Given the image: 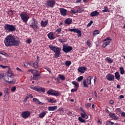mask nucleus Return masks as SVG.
I'll return each instance as SVG.
<instances>
[{"instance_id":"14","label":"nucleus","mask_w":125,"mask_h":125,"mask_svg":"<svg viewBox=\"0 0 125 125\" xmlns=\"http://www.w3.org/2000/svg\"><path fill=\"white\" fill-rule=\"evenodd\" d=\"M106 78L109 82H114L115 81V76L111 73L107 74Z\"/></svg>"},{"instance_id":"15","label":"nucleus","mask_w":125,"mask_h":125,"mask_svg":"<svg viewBox=\"0 0 125 125\" xmlns=\"http://www.w3.org/2000/svg\"><path fill=\"white\" fill-rule=\"evenodd\" d=\"M78 71L82 74H84L86 71H87V68L85 66H81L78 68Z\"/></svg>"},{"instance_id":"8","label":"nucleus","mask_w":125,"mask_h":125,"mask_svg":"<svg viewBox=\"0 0 125 125\" xmlns=\"http://www.w3.org/2000/svg\"><path fill=\"white\" fill-rule=\"evenodd\" d=\"M4 78H8V76H4V75L3 74H0V80H1L3 79L4 80V82H6V83H10V84H14L15 83H16V79H13L12 81H8L7 80H5V79Z\"/></svg>"},{"instance_id":"40","label":"nucleus","mask_w":125,"mask_h":125,"mask_svg":"<svg viewBox=\"0 0 125 125\" xmlns=\"http://www.w3.org/2000/svg\"><path fill=\"white\" fill-rule=\"evenodd\" d=\"M83 80V76H81L77 78V81L79 82V83L82 82Z\"/></svg>"},{"instance_id":"44","label":"nucleus","mask_w":125,"mask_h":125,"mask_svg":"<svg viewBox=\"0 0 125 125\" xmlns=\"http://www.w3.org/2000/svg\"><path fill=\"white\" fill-rule=\"evenodd\" d=\"M104 9L102 10L103 12H109V10L108 9V7L104 6Z\"/></svg>"},{"instance_id":"25","label":"nucleus","mask_w":125,"mask_h":125,"mask_svg":"<svg viewBox=\"0 0 125 125\" xmlns=\"http://www.w3.org/2000/svg\"><path fill=\"white\" fill-rule=\"evenodd\" d=\"M64 22L65 24L70 25L72 23V22H73V20H72L71 18H67L65 20Z\"/></svg>"},{"instance_id":"41","label":"nucleus","mask_w":125,"mask_h":125,"mask_svg":"<svg viewBox=\"0 0 125 125\" xmlns=\"http://www.w3.org/2000/svg\"><path fill=\"white\" fill-rule=\"evenodd\" d=\"M26 98L27 99H29V98H33L34 96H33V95H32L31 94H27L26 96Z\"/></svg>"},{"instance_id":"50","label":"nucleus","mask_w":125,"mask_h":125,"mask_svg":"<svg viewBox=\"0 0 125 125\" xmlns=\"http://www.w3.org/2000/svg\"><path fill=\"white\" fill-rule=\"evenodd\" d=\"M26 42L28 44H30L32 42V39H28L26 41Z\"/></svg>"},{"instance_id":"55","label":"nucleus","mask_w":125,"mask_h":125,"mask_svg":"<svg viewBox=\"0 0 125 125\" xmlns=\"http://www.w3.org/2000/svg\"><path fill=\"white\" fill-rule=\"evenodd\" d=\"M93 23V21H91L90 22H89L87 25V27H90V25H92Z\"/></svg>"},{"instance_id":"12","label":"nucleus","mask_w":125,"mask_h":125,"mask_svg":"<svg viewBox=\"0 0 125 125\" xmlns=\"http://www.w3.org/2000/svg\"><path fill=\"white\" fill-rule=\"evenodd\" d=\"M46 94L49 95H53L54 96H59V92L53 89L48 90L46 92Z\"/></svg>"},{"instance_id":"13","label":"nucleus","mask_w":125,"mask_h":125,"mask_svg":"<svg viewBox=\"0 0 125 125\" xmlns=\"http://www.w3.org/2000/svg\"><path fill=\"white\" fill-rule=\"evenodd\" d=\"M30 116L31 112L29 111H25L21 113V117H22V118L25 119H28V118H29V117H30Z\"/></svg>"},{"instance_id":"22","label":"nucleus","mask_w":125,"mask_h":125,"mask_svg":"<svg viewBox=\"0 0 125 125\" xmlns=\"http://www.w3.org/2000/svg\"><path fill=\"white\" fill-rule=\"evenodd\" d=\"M114 77L117 81H120V80H121V75H120V73L118 71L115 72Z\"/></svg>"},{"instance_id":"17","label":"nucleus","mask_w":125,"mask_h":125,"mask_svg":"<svg viewBox=\"0 0 125 125\" xmlns=\"http://www.w3.org/2000/svg\"><path fill=\"white\" fill-rule=\"evenodd\" d=\"M7 76L10 78H13L15 76L14 74H13V71H11L10 67H8V71H7Z\"/></svg>"},{"instance_id":"20","label":"nucleus","mask_w":125,"mask_h":125,"mask_svg":"<svg viewBox=\"0 0 125 125\" xmlns=\"http://www.w3.org/2000/svg\"><path fill=\"white\" fill-rule=\"evenodd\" d=\"M99 15V12H98L96 10L92 12L90 14V16H91V17H94V16H98Z\"/></svg>"},{"instance_id":"39","label":"nucleus","mask_w":125,"mask_h":125,"mask_svg":"<svg viewBox=\"0 0 125 125\" xmlns=\"http://www.w3.org/2000/svg\"><path fill=\"white\" fill-rule=\"evenodd\" d=\"M83 84L84 87H88V85L86 83V80H84L83 81Z\"/></svg>"},{"instance_id":"38","label":"nucleus","mask_w":125,"mask_h":125,"mask_svg":"<svg viewBox=\"0 0 125 125\" xmlns=\"http://www.w3.org/2000/svg\"><path fill=\"white\" fill-rule=\"evenodd\" d=\"M83 11V9L82 7H79L77 10V13H82Z\"/></svg>"},{"instance_id":"62","label":"nucleus","mask_w":125,"mask_h":125,"mask_svg":"<svg viewBox=\"0 0 125 125\" xmlns=\"http://www.w3.org/2000/svg\"><path fill=\"white\" fill-rule=\"evenodd\" d=\"M120 99H123V98H125V97L123 95H121L119 97Z\"/></svg>"},{"instance_id":"1","label":"nucleus","mask_w":125,"mask_h":125,"mask_svg":"<svg viewBox=\"0 0 125 125\" xmlns=\"http://www.w3.org/2000/svg\"><path fill=\"white\" fill-rule=\"evenodd\" d=\"M21 42L19 38H15V36L10 34L8 35L4 39V44L6 46H19Z\"/></svg>"},{"instance_id":"57","label":"nucleus","mask_w":125,"mask_h":125,"mask_svg":"<svg viewBox=\"0 0 125 125\" xmlns=\"http://www.w3.org/2000/svg\"><path fill=\"white\" fill-rule=\"evenodd\" d=\"M73 114V112H72V111H68L67 113V115L68 116H72V114Z\"/></svg>"},{"instance_id":"35","label":"nucleus","mask_w":125,"mask_h":125,"mask_svg":"<svg viewBox=\"0 0 125 125\" xmlns=\"http://www.w3.org/2000/svg\"><path fill=\"white\" fill-rule=\"evenodd\" d=\"M78 121H79L80 123H85V120L83 119V117H79L78 118Z\"/></svg>"},{"instance_id":"31","label":"nucleus","mask_w":125,"mask_h":125,"mask_svg":"<svg viewBox=\"0 0 125 125\" xmlns=\"http://www.w3.org/2000/svg\"><path fill=\"white\" fill-rule=\"evenodd\" d=\"M71 83L73 85H75L74 88H79V84L76 81L72 82Z\"/></svg>"},{"instance_id":"16","label":"nucleus","mask_w":125,"mask_h":125,"mask_svg":"<svg viewBox=\"0 0 125 125\" xmlns=\"http://www.w3.org/2000/svg\"><path fill=\"white\" fill-rule=\"evenodd\" d=\"M59 10L62 16H66V15H67V10L66 9L60 8Z\"/></svg>"},{"instance_id":"34","label":"nucleus","mask_w":125,"mask_h":125,"mask_svg":"<svg viewBox=\"0 0 125 125\" xmlns=\"http://www.w3.org/2000/svg\"><path fill=\"white\" fill-rule=\"evenodd\" d=\"M71 64H72V62H71V61H65V66H66V67H69V66H70V65H71Z\"/></svg>"},{"instance_id":"61","label":"nucleus","mask_w":125,"mask_h":125,"mask_svg":"<svg viewBox=\"0 0 125 125\" xmlns=\"http://www.w3.org/2000/svg\"><path fill=\"white\" fill-rule=\"evenodd\" d=\"M109 103H110V104H111V105H114V101H113V100L110 101Z\"/></svg>"},{"instance_id":"46","label":"nucleus","mask_w":125,"mask_h":125,"mask_svg":"<svg viewBox=\"0 0 125 125\" xmlns=\"http://www.w3.org/2000/svg\"><path fill=\"white\" fill-rule=\"evenodd\" d=\"M107 41H112V39H111V38L108 37H107L105 39H104V40H103V42H107Z\"/></svg>"},{"instance_id":"32","label":"nucleus","mask_w":125,"mask_h":125,"mask_svg":"<svg viewBox=\"0 0 125 125\" xmlns=\"http://www.w3.org/2000/svg\"><path fill=\"white\" fill-rule=\"evenodd\" d=\"M92 78L91 77V76H89L87 77V83L88 84H91V80H92Z\"/></svg>"},{"instance_id":"59","label":"nucleus","mask_w":125,"mask_h":125,"mask_svg":"<svg viewBox=\"0 0 125 125\" xmlns=\"http://www.w3.org/2000/svg\"><path fill=\"white\" fill-rule=\"evenodd\" d=\"M110 42H104V44H105V45H106V46H107V45H109V44H110Z\"/></svg>"},{"instance_id":"54","label":"nucleus","mask_w":125,"mask_h":125,"mask_svg":"<svg viewBox=\"0 0 125 125\" xmlns=\"http://www.w3.org/2000/svg\"><path fill=\"white\" fill-rule=\"evenodd\" d=\"M0 67H1L3 69H6V68H8V66L6 65H2V64H0Z\"/></svg>"},{"instance_id":"58","label":"nucleus","mask_w":125,"mask_h":125,"mask_svg":"<svg viewBox=\"0 0 125 125\" xmlns=\"http://www.w3.org/2000/svg\"><path fill=\"white\" fill-rule=\"evenodd\" d=\"M121 115L122 117H125V112L124 111H121Z\"/></svg>"},{"instance_id":"60","label":"nucleus","mask_w":125,"mask_h":125,"mask_svg":"<svg viewBox=\"0 0 125 125\" xmlns=\"http://www.w3.org/2000/svg\"><path fill=\"white\" fill-rule=\"evenodd\" d=\"M82 2V0H77L76 1V3H81Z\"/></svg>"},{"instance_id":"11","label":"nucleus","mask_w":125,"mask_h":125,"mask_svg":"<svg viewBox=\"0 0 125 125\" xmlns=\"http://www.w3.org/2000/svg\"><path fill=\"white\" fill-rule=\"evenodd\" d=\"M68 31L69 32H74V33H76L78 34V38L82 37V31L79 30V28H69Z\"/></svg>"},{"instance_id":"6","label":"nucleus","mask_w":125,"mask_h":125,"mask_svg":"<svg viewBox=\"0 0 125 125\" xmlns=\"http://www.w3.org/2000/svg\"><path fill=\"white\" fill-rule=\"evenodd\" d=\"M56 3V2L54 0H48L45 5L47 8H53Z\"/></svg>"},{"instance_id":"33","label":"nucleus","mask_w":125,"mask_h":125,"mask_svg":"<svg viewBox=\"0 0 125 125\" xmlns=\"http://www.w3.org/2000/svg\"><path fill=\"white\" fill-rule=\"evenodd\" d=\"M119 70L120 71L121 75H124L125 74V69H124V67L121 66L119 68Z\"/></svg>"},{"instance_id":"49","label":"nucleus","mask_w":125,"mask_h":125,"mask_svg":"<svg viewBox=\"0 0 125 125\" xmlns=\"http://www.w3.org/2000/svg\"><path fill=\"white\" fill-rule=\"evenodd\" d=\"M86 44H87V45H88V46H90V45H91V43L90 40H88V41H87Z\"/></svg>"},{"instance_id":"45","label":"nucleus","mask_w":125,"mask_h":125,"mask_svg":"<svg viewBox=\"0 0 125 125\" xmlns=\"http://www.w3.org/2000/svg\"><path fill=\"white\" fill-rule=\"evenodd\" d=\"M56 33L58 34H61V32H62V29L61 28H58L56 30Z\"/></svg>"},{"instance_id":"56","label":"nucleus","mask_w":125,"mask_h":125,"mask_svg":"<svg viewBox=\"0 0 125 125\" xmlns=\"http://www.w3.org/2000/svg\"><path fill=\"white\" fill-rule=\"evenodd\" d=\"M77 90H78V88H74V89H72L71 90V92H76V91H77Z\"/></svg>"},{"instance_id":"7","label":"nucleus","mask_w":125,"mask_h":125,"mask_svg":"<svg viewBox=\"0 0 125 125\" xmlns=\"http://www.w3.org/2000/svg\"><path fill=\"white\" fill-rule=\"evenodd\" d=\"M30 26L33 29V30H40V25L38 24V21L37 20H34L32 21L31 23L30 24Z\"/></svg>"},{"instance_id":"24","label":"nucleus","mask_w":125,"mask_h":125,"mask_svg":"<svg viewBox=\"0 0 125 125\" xmlns=\"http://www.w3.org/2000/svg\"><path fill=\"white\" fill-rule=\"evenodd\" d=\"M109 117L111 118L112 119H113V120H119V118L116 116V114L110 113L109 114Z\"/></svg>"},{"instance_id":"19","label":"nucleus","mask_w":125,"mask_h":125,"mask_svg":"<svg viewBox=\"0 0 125 125\" xmlns=\"http://www.w3.org/2000/svg\"><path fill=\"white\" fill-rule=\"evenodd\" d=\"M47 113V111L45 110H42L41 113L39 114V118L42 119V118H44V116Z\"/></svg>"},{"instance_id":"28","label":"nucleus","mask_w":125,"mask_h":125,"mask_svg":"<svg viewBox=\"0 0 125 125\" xmlns=\"http://www.w3.org/2000/svg\"><path fill=\"white\" fill-rule=\"evenodd\" d=\"M9 89L8 88H5L3 90L4 93V97L5 96H8L9 95V92L8 91Z\"/></svg>"},{"instance_id":"64","label":"nucleus","mask_w":125,"mask_h":125,"mask_svg":"<svg viewBox=\"0 0 125 125\" xmlns=\"http://www.w3.org/2000/svg\"><path fill=\"white\" fill-rule=\"evenodd\" d=\"M10 14H11V15H13V11H12V10H11V11H10Z\"/></svg>"},{"instance_id":"2","label":"nucleus","mask_w":125,"mask_h":125,"mask_svg":"<svg viewBox=\"0 0 125 125\" xmlns=\"http://www.w3.org/2000/svg\"><path fill=\"white\" fill-rule=\"evenodd\" d=\"M49 48L51 50L54 52V58H58L61 55V48L55 46L52 44L49 45Z\"/></svg>"},{"instance_id":"51","label":"nucleus","mask_w":125,"mask_h":125,"mask_svg":"<svg viewBox=\"0 0 125 125\" xmlns=\"http://www.w3.org/2000/svg\"><path fill=\"white\" fill-rule=\"evenodd\" d=\"M85 106L87 108H88V107H90V106H91V104L88 103L85 104Z\"/></svg>"},{"instance_id":"48","label":"nucleus","mask_w":125,"mask_h":125,"mask_svg":"<svg viewBox=\"0 0 125 125\" xmlns=\"http://www.w3.org/2000/svg\"><path fill=\"white\" fill-rule=\"evenodd\" d=\"M99 34V30H96L93 32V35H98Z\"/></svg>"},{"instance_id":"29","label":"nucleus","mask_w":125,"mask_h":125,"mask_svg":"<svg viewBox=\"0 0 125 125\" xmlns=\"http://www.w3.org/2000/svg\"><path fill=\"white\" fill-rule=\"evenodd\" d=\"M57 108H58L57 106H49L48 108V111H55Z\"/></svg>"},{"instance_id":"37","label":"nucleus","mask_w":125,"mask_h":125,"mask_svg":"<svg viewBox=\"0 0 125 125\" xmlns=\"http://www.w3.org/2000/svg\"><path fill=\"white\" fill-rule=\"evenodd\" d=\"M59 78L60 79V80H62V81H65V76L64 75H62L60 74L59 75Z\"/></svg>"},{"instance_id":"63","label":"nucleus","mask_w":125,"mask_h":125,"mask_svg":"<svg viewBox=\"0 0 125 125\" xmlns=\"http://www.w3.org/2000/svg\"><path fill=\"white\" fill-rule=\"evenodd\" d=\"M106 46H107L106 45V44H105L104 43L103 44V45H102V47H103V48H105V47H106Z\"/></svg>"},{"instance_id":"21","label":"nucleus","mask_w":125,"mask_h":125,"mask_svg":"<svg viewBox=\"0 0 125 125\" xmlns=\"http://www.w3.org/2000/svg\"><path fill=\"white\" fill-rule=\"evenodd\" d=\"M47 24H48V20H47L46 21H42L41 22V25L42 27H46L47 25Z\"/></svg>"},{"instance_id":"4","label":"nucleus","mask_w":125,"mask_h":125,"mask_svg":"<svg viewBox=\"0 0 125 125\" xmlns=\"http://www.w3.org/2000/svg\"><path fill=\"white\" fill-rule=\"evenodd\" d=\"M20 16L21 20H22L23 22H24V23H27L30 18V17H29V15H28L27 13L24 12L21 13L20 14Z\"/></svg>"},{"instance_id":"18","label":"nucleus","mask_w":125,"mask_h":125,"mask_svg":"<svg viewBox=\"0 0 125 125\" xmlns=\"http://www.w3.org/2000/svg\"><path fill=\"white\" fill-rule=\"evenodd\" d=\"M29 65H30L31 67L35 68V69H38V68H39V62H31L29 64Z\"/></svg>"},{"instance_id":"53","label":"nucleus","mask_w":125,"mask_h":125,"mask_svg":"<svg viewBox=\"0 0 125 125\" xmlns=\"http://www.w3.org/2000/svg\"><path fill=\"white\" fill-rule=\"evenodd\" d=\"M11 91H12L13 92H14V91H15L16 90V86H14L13 87H12L11 88Z\"/></svg>"},{"instance_id":"30","label":"nucleus","mask_w":125,"mask_h":125,"mask_svg":"<svg viewBox=\"0 0 125 125\" xmlns=\"http://www.w3.org/2000/svg\"><path fill=\"white\" fill-rule=\"evenodd\" d=\"M105 61H106V62H108V63H109V64H112V63H113V60H112L111 59V58H109V57H106L105 59Z\"/></svg>"},{"instance_id":"43","label":"nucleus","mask_w":125,"mask_h":125,"mask_svg":"<svg viewBox=\"0 0 125 125\" xmlns=\"http://www.w3.org/2000/svg\"><path fill=\"white\" fill-rule=\"evenodd\" d=\"M71 14H76V13H78L77 10L75 9H72L70 11Z\"/></svg>"},{"instance_id":"5","label":"nucleus","mask_w":125,"mask_h":125,"mask_svg":"<svg viewBox=\"0 0 125 125\" xmlns=\"http://www.w3.org/2000/svg\"><path fill=\"white\" fill-rule=\"evenodd\" d=\"M28 72L33 74V79L35 80H38V77H40L41 74L39 73V70H36L35 69H29Z\"/></svg>"},{"instance_id":"3","label":"nucleus","mask_w":125,"mask_h":125,"mask_svg":"<svg viewBox=\"0 0 125 125\" xmlns=\"http://www.w3.org/2000/svg\"><path fill=\"white\" fill-rule=\"evenodd\" d=\"M4 29L9 33H10V32H15L16 31V25L5 24Z\"/></svg>"},{"instance_id":"47","label":"nucleus","mask_w":125,"mask_h":125,"mask_svg":"<svg viewBox=\"0 0 125 125\" xmlns=\"http://www.w3.org/2000/svg\"><path fill=\"white\" fill-rule=\"evenodd\" d=\"M114 122H112L111 121H109L106 123L107 125H114Z\"/></svg>"},{"instance_id":"26","label":"nucleus","mask_w":125,"mask_h":125,"mask_svg":"<svg viewBox=\"0 0 125 125\" xmlns=\"http://www.w3.org/2000/svg\"><path fill=\"white\" fill-rule=\"evenodd\" d=\"M33 101L35 103H37V104H40V105H43V103L40 102V100H39V99L36 98H34L33 99Z\"/></svg>"},{"instance_id":"27","label":"nucleus","mask_w":125,"mask_h":125,"mask_svg":"<svg viewBox=\"0 0 125 125\" xmlns=\"http://www.w3.org/2000/svg\"><path fill=\"white\" fill-rule=\"evenodd\" d=\"M48 37L50 40H54V39H55V38H54V37L53 36V32H49L48 33Z\"/></svg>"},{"instance_id":"42","label":"nucleus","mask_w":125,"mask_h":125,"mask_svg":"<svg viewBox=\"0 0 125 125\" xmlns=\"http://www.w3.org/2000/svg\"><path fill=\"white\" fill-rule=\"evenodd\" d=\"M48 102H49V103H56V102H57V101L56 100H54L52 99H50L48 100Z\"/></svg>"},{"instance_id":"52","label":"nucleus","mask_w":125,"mask_h":125,"mask_svg":"<svg viewBox=\"0 0 125 125\" xmlns=\"http://www.w3.org/2000/svg\"><path fill=\"white\" fill-rule=\"evenodd\" d=\"M59 42L62 43L66 42V40L65 39L62 40V39H59Z\"/></svg>"},{"instance_id":"23","label":"nucleus","mask_w":125,"mask_h":125,"mask_svg":"<svg viewBox=\"0 0 125 125\" xmlns=\"http://www.w3.org/2000/svg\"><path fill=\"white\" fill-rule=\"evenodd\" d=\"M83 113H81V118H85L86 120L88 119V116H87V114H86V113H85V111H84V110H83Z\"/></svg>"},{"instance_id":"36","label":"nucleus","mask_w":125,"mask_h":125,"mask_svg":"<svg viewBox=\"0 0 125 125\" xmlns=\"http://www.w3.org/2000/svg\"><path fill=\"white\" fill-rule=\"evenodd\" d=\"M0 54H1L2 55H4V56H6V57L8 56V54L3 51H0Z\"/></svg>"},{"instance_id":"10","label":"nucleus","mask_w":125,"mask_h":125,"mask_svg":"<svg viewBox=\"0 0 125 125\" xmlns=\"http://www.w3.org/2000/svg\"><path fill=\"white\" fill-rule=\"evenodd\" d=\"M62 50L65 53H68V52H70V51L73 50V47L68 45V44H64L63 45Z\"/></svg>"},{"instance_id":"9","label":"nucleus","mask_w":125,"mask_h":125,"mask_svg":"<svg viewBox=\"0 0 125 125\" xmlns=\"http://www.w3.org/2000/svg\"><path fill=\"white\" fill-rule=\"evenodd\" d=\"M31 89H33L34 90H35L36 91H38V92H45V88H42V87H40L39 86H32L31 87Z\"/></svg>"}]
</instances>
